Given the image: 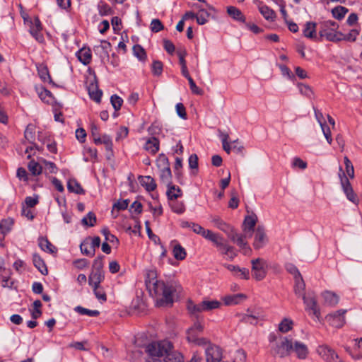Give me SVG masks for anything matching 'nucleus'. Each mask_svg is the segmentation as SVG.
<instances>
[{
  "label": "nucleus",
  "instance_id": "nucleus-63",
  "mask_svg": "<svg viewBox=\"0 0 362 362\" xmlns=\"http://www.w3.org/2000/svg\"><path fill=\"white\" fill-rule=\"evenodd\" d=\"M177 114L182 119H187V113L186 110L182 103H177L175 106Z\"/></svg>",
  "mask_w": 362,
  "mask_h": 362
},
{
  "label": "nucleus",
  "instance_id": "nucleus-27",
  "mask_svg": "<svg viewBox=\"0 0 362 362\" xmlns=\"http://www.w3.org/2000/svg\"><path fill=\"white\" fill-rule=\"evenodd\" d=\"M139 180H140L141 185L144 186L147 191L151 192L156 189V182L151 176H139Z\"/></svg>",
  "mask_w": 362,
  "mask_h": 362
},
{
  "label": "nucleus",
  "instance_id": "nucleus-44",
  "mask_svg": "<svg viewBox=\"0 0 362 362\" xmlns=\"http://www.w3.org/2000/svg\"><path fill=\"white\" fill-rule=\"evenodd\" d=\"M28 170L33 175H39L42 173V168L39 163L32 160L28 165Z\"/></svg>",
  "mask_w": 362,
  "mask_h": 362
},
{
  "label": "nucleus",
  "instance_id": "nucleus-21",
  "mask_svg": "<svg viewBox=\"0 0 362 362\" xmlns=\"http://www.w3.org/2000/svg\"><path fill=\"white\" fill-rule=\"evenodd\" d=\"M187 308L189 314L196 317H198L202 312H205L202 301L196 304L192 300H188Z\"/></svg>",
  "mask_w": 362,
  "mask_h": 362
},
{
  "label": "nucleus",
  "instance_id": "nucleus-62",
  "mask_svg": "<svg viewBox=\"0 0 362 362\" xmlns=\"http://www.w3.org/2000/svg\"><path fill=\"white\" fill-rule=\"evenodd\" d=\"M239 199L235 191L231 192V198L228 202V207L235 209L238 207Z\"/></svg>",
  "mask_w": 362,
  "mask_h": 362
},
{
  "label": "nucleus",
  "instance_id": "nucleus-45",
  "mask_svg": "<svg viewBox=\"0 0 362 362\" xmlns=\"http://www.w3.org/2000/svg\"><path fill=\"white\" fill-rule=\"evenodd\" d=\"M203 305L205 312H209L221 307V303L218 300H203Z\"/></svg>",
  "mask_w": 362,
  "mask_h": 362
},
{
  "label": "nucleus",
  "instance_id": "nucleus-46",
  "mask_svg": "<svg viewBox=\"0 0 362 362\" xmlns=\"http://www.w3.org/2000/svg\"><path fill=\"white\" fill-rule=\"evenodd\" d=\"M35 127L32 124H29L27 126L24 133L25 139L32 144H35L33 142L35 139Z\"/></svg>",
  "mask_w": 362,
  "mask_h": 362
},
{
  "label": "nucleus",
  "instance_id": "nucleus-39",
  "mask_svg": "<svg viewBox=\"0 0 362 362\" xmlns=\"http://www.w3.org/2000/svg\"><path fill=\"white\" fill-rule=\"evenodd\" d=\"M160 177L161 182L166 185L168 187H170V185H172L171 182V178H172V173L170 168H167L165 169H161Z\"/></svg>",
  "mask_w": 362,
  "mask_h": 362
},
{
  "label": "nucleus",
  "instance_id": "nucleus-24",
  "mask_svg": "<svg viewBox=\"0 0 362 362\" xmlns=\"http://www.w3.org/2000/svg\"><path fill=\"white\" fill-rule=\"evenodd\" d=\"M14 223L12 218H7L0 222V240L4 238L5 234L9 232Z\"/></svg>",
  "mask_w": 362,
  "mask_h": 362
},
{
  "label": "nucleus",
  "instance_id": "nucleus-5",
  "mask_svg": "<svg viewBox=\"0 0 362 362\" xmlns=\"http://www.w3.org/2000/svg\"><path fill=\"white\" fill-rule=\"evenodd\" d=\"M252 276L256 281H262L267 274V262L263 258H255L251 260Z\"/></svg>",
  "mask_w": 362,
  "mask_h": 362
},
{
  "label": "nucleus",
  "instance_id": "nucleus-31",
  "mask_svg": "<svg viewBox=\"0 0 362 362\" xmlns=\"http://www.w3.org/2000/svg\"><path fill=\"white\" fill-rule=\"evenodd\" d=\"M246 296L244 294L238 293L234 295L226 296L223 298V300L226 305H232L239 303L241 300H244Z\"/></svg>",
  "mask_w": 362,
  "mask_h": 362
},
{
  "label": "nucleus",
  "instance_id": "nucleus-3",
  "mask_svg": "<svg viewBox=\"0 0 362 362\" xmlns=\"http://www.w3.org/2000/svg\"><path fill=\"white\" fill-rule=\"evenodd\" d=\"M171 348L172 343L168 341H161L149 344L146 347V351L152 358L151 361L148 362H153V359H160V358L163 357Z\"/></svg>",
  "mask_w": 362,
  "mask_h": 362
},
{
  "label": "nucleus",
  "instance_id": "nucleus-25",
  "mask_svg": "<svg viewBox=\"0 0 362 362\" xmlns=\"http://www.w3.org/2000/svg\"><path fill=\"white\" fill-rule=\"evenodd\" d=\"M78 60L84 65L88 64L91 61V51L89 48L83 47L77 52Z\"/></svg>",
  "mask_w": 362,
  "mask_h": 362
},
{
  "label": "nucleus",
  "instance_id": "nucleus-40",
  "mask_svg": "<svg viewBox=\"0 0 362 362\" xmlns=\"http://www.w3.org/2000/svg\"><path fill=\"white\" fill-rule=\"evenodd\" d=\"M241 321L245 323L254 324L255 321H256L259 317V314L256 312H250V310H247V313L243 314L240 315Z\"/></svg>",
  "mask_w": 362,
  "mask_h": 362
},
{
  "label": "nucleus",
  "instance_id": "nucleus-33",
  "mask_svg": "<svg viewBox=\"0 0 362 362\" xmlns=\"http://www.w3.org/2000/svg\"><path fill=\"white\" fill-rule=\"evenodd\" d=\"M325 303L331 306L337 305L339 302V297L333 292L325 291L322 293Z\"/></svg>",
  "mask_w": 362,
  "mask_h": 362
},
{
  "label": "nucleus",
  "instance_id": "nucleus-10",
  "mask_svg": "<svg viewBox=\"0 0 362 362\" xmlns=\"http://www.w3.org/2000/svg\"><path fill=\"white\" fill-rule=\"evenodd\" d=\"M228 238L234 243H235L240 249L250 248L247 242L248 238V233L243 232V233H238L233 228L232 230L227 235Z\"/></svg>",
  "mask_w": 362,
  "mask_h": 362
},
{
  "label": "nucleus",
  "instance_id": "nucleus-8",
  "mask_svg": "<svg viewBox=\"0 0 362 362\" xmlns=\"http://www.w3.org/2000/svg\"><path fill=\"white\" fill-rule=\"evenodd\" d=\"M339 177L341 180V187L343 188L344 193L346 195L347 199L352 202L353 203L357 204L358 202L357 196L354 193L353 188L351 185V183L349 181L348 178L346 177L345 173L342 171L341 167H339Z\"/></svg>",
  "mask_w": 362,
  "mask_h": 362
},
{
  "label": "nucleus",
  "instance_id": "nucleus-54",
  "mask_svg": "<svg viewBox=\"0 0 362 362\" xmlns=\"http://www.w3.org/2000/svg\"><path fill=\"white\" fill-rule=\"evenodd\" d=\"M110 102L115 111H118L123 103V100L117 95H113L110 98Z\"/></svg>",
  "mask_w": 362,
  "mask_h": 362
},
{
  "label": "nucleus",
  "instance_id": "nucleus-28",
  "mask_svg": "<svg viewBox=\"0 0 362 362\" xmlns=\"http://www.w3.org/2000/svg\"><path fill=\"white\" fill-rule=\"evenodd\" d=\"M33 261L35 267L40 271L43 275L48 274V270L44 260L37 254H34L33 257Z\"/></svg>",
  "mask_w": 362,
  "mask_h": 362
},
{
  "label": "nucleus",
  "instance_id": "nucleus-48",
  "mask_svg": "<svg viewBox=\"0 0 362 362\" xmlns=\"http://www.w3.org/2000/svg\"><path fill=\"white\" fill-rule=\"evenodd\" d=\"M96 216L93 212H89L86 216L82 218L81 223L86 226H94L96 223Z\"/></svg>",
  "mask_w": 362,
  "mask_h": 362
},
{
  "label": "nucleus",
  "instance_id": "nucleus-34",
  "mask_svg": "<svg viewBox=\"0 0 362 362\" xmlns=\"http://www.w3.org/2000/svg\"><path fill=\"white\" fill-rule=\"evenodd\" d=\"M40 247L45 252L54 253L57 250L56 247L46 238L40 237L38 240Z\"/></svg>",
  "mask_w": 362,
  "mask_h": 362
},
{
  "label": "nucleus",
  "instance_id": "nucleus-15",
  "mask_svg": "<svg viewBox=\"0 0 362 362\" xmlns=\"http://www.w3.org/2000/svg\"><path fill=\"white\" fill-rule=\"evenodd\" d=\"M88 91L91 99L96 103L100 102L103 92L98 88V83L95 76L90 81L88 86Z\"/></svg>",
  "mask_w": 362,
  "mask_h": 362
},
{
  "label": "nucleus",
  "instance_id": "nucleus-32",
  "mask_svg": "<svg viewBox=\"0 0 362 362\" xmlns=\"http://www.w3.org/2000/svg\"><path fill=\"white\" fill-rule=\"evenodd\" d=\"M316 25L314 22H307L303 30L304 36L310 39L316 38Z\"/></svg>",
  "mask_w": 362,
  "mask_h": 362
},
{
  "label": "nucleus",
  "instance_id": "nucleus-60",
  "mask_svg": "<svg viewBox=\"0 0 362 362\" xmlns=\"http://www.w3.org/2000/svg\"><path fill=\"white\" fill-rule=\"evenodd\" d=\"M320 127L327 141L329 144H331L332 142V138L329 127H327L324 123H320Z\"/></svg>",
  "mask_w": 362,
  "mask_h": 362
},
{
  "label": "nucleus",
  "instance_id": "nucleus-55",
  "mask_svg": "<svg viewBox=\"0 0 362 362\" xmlns=\"http://www.w3.org/2000/svg\"><path fill=\"white\" fill-rule=\"evenodd\" d=\"M296 284H295V292L296 294L301 293L305 287V283L302 276H298L295 279Z\"/></svg>",
  "mask_w": 362,
  "mask_h": 362
},
{
  "label": "nucleus",
  "instance_id": "nucleus-2",
  "mask_svg": "<svg viewBox=\"0 0 362 362\" xmlns=\"http://www.w3.org/2000/svg\"><path fill=\"white\" fill-rule=\"evenodd\" d=\"M210 241L227 259L233 260L238 255L235 247L229 245L221 234L216 233Z\"/></svg>",
  "mask_w": 362,
  "mask_h": 362
},
{
  "label": "nucleus",
  "instance_id": "nucleus-18",
  "mask_svg": "<svg viewBox=\"0 0 362 362\" xmlns=\"http://www.w3.org/2000/svg\"><path fill=\"white\" fill-rule=\"evenodd\" d=\"M224 267L230 271L233 276L240 277L243 279H249L250 278V273L249 270L246 268H241L238 265H233V264H224Z\"/></svg>",
  "mask_w": 362,
  "mask_h": 362
},
{
  "label": "nucleus",
  "instance_id": "nucleus-16",
  "mask_svg": "<svg viewBox=\"0 0 362 362\" xmlns=\"http://www.w3.org/2000/svg\"><path fill=\"white\" fill-rule=\"evenodd\" d=\"M42 30V24L38 17H35L33 21L30 22V33L39 42H43L44 37L41 33Z\"/></svg>",
  "mask_w": 362,
  "mask_h": 362
},
{
  "label": "nucleus",
  "instance_id": "nucleus-64",
  "mask_svg": "<svg viewBox=\"0 0 362 362\" xmlns=\"http://www.w3.org/2000/svg\"><path fill=\"white\" fill-rule=\"evenodd\" d=\"M192 92L197 95H202L203 90L197 86L192 77L187 78Z\"/></svg>",
  "mask_w": 362,
  "mask_h": 362
},
{
  "label": "nucleus",
  "instance_id": "nucleus-1",
  "mask_svg": "<svg viewBox=\"0 0 362 362\" xmlns=\"http://www.w3.org/2000/svg\"><path fill=\"white\" fill-rule=\"evenodd\" d=\"M148 290L152 296L156 298L158 306H168L173 303L175 287L171 284H166L164 281H156L148 285Z\"/></svg>",
  "mask_w": 362,
  "mask_h": 362
},
{
  "label": "nucleus",
  "instance_id": "nucleus-26",
  "mask_svg": "<svg viewBox=\"0 0 362 362\" xmlns=\"http://www.w3.org/2000/svg\"><path fill=\"white\" fill-rule=\"evenodd\" d=\"M104 279V274L103 271L92 270L88 277V284L90 286L98 285Z\"/></svg>",
  "mask_w": 362,
  "mask_h": 362
},
{
  "label": "nucleus",
  "instance_id": "nucleus-30",
  "mask_svg": "<svg viewBox=\"0 0 362 362\" xmlns=\"http://www.w3.org/2000/svg\"><path fill=\"white\" fill-rule=\"evenodd\" d=\"M172 245H173V254L174 257L177 260L185 259L187 255L185 248L175 241L172 242Z\"/></svg>",
  "mask_w": 362,
  "mask_h": 362
},
{
  "label": "nucleus",
  "instance_id": "nucleus-49",
  "mask_svg": "<svg viewBox=\"0 0 362 362\" xmlns=\"http://www.w3.org/2000/svg\"><path fill=\"white\" fill-rule=\"evenodd\" d=\"M133 52L134 56L136 57L139 60L145 61L146 59V53L141 45H134L133 47Z\"/></svg>",
  "mask_w": 362,
  "mask_h": 362
},
{
  "label": "nucleus",
  "instance_id": "nucleus-23",
  "mask_svg": "<svg viewBox=\"0 0 362 362\" xmlns=\"http://www.w3.org/2000/svg\"><path fill=\"white\" fill-rule=\"evenodd\" d=\"M144 149L150 153L155 155L159 150V141L156 137L148 138L144 145Z\"/></svg>",
  "mask_w": 362,
  "mask_h": 362
},
{
  "label": "nucleus",
  "instance_id": "nucleus-56",
  "mask_svg": "<svg viewBox=\"0 0 362 362\" xmlns=\"http://www.w3.org/2000/svg\"><path fill=\"white\" fill-rule=\"evenodd\" d=\"M157 277V273L156 271L151 269L148 270L146 273V285L148 288V283L149 284H153L156 281H160L159 280L156 279Z\"/></svg>",
  "mask_w": 362,
  "mask_h": 362
},
{
  "label": "nucleus",
  "instance_id": "nucleus-42",
  "mask_svg": "<svg viewBox=\"0 0 362 362\" xmlns=\"http://www.w3.org/2000/svg\"><path fill=\"white\" fill-rule=\"evenodd\" d=\"M37 69L38 74L42 80H43L44 81H49V82L52 81L51 77L49 74L48 69L45 65H44L42 64H39L37 66Z\"/></svg>",
  "mask_w": 362,
  "mask_h": 362
},
{
  "label": "nucleus",
  "instance_id": "nucleus-9",
  "mask_svg": "<svg viewBox=\"0 0 362 362\" xmlns=\"http://www.w3.org/2000/svg\"><path fill=\"white\" fill-rule=\"evenodd\" d=\"M318 355L326 362H343L338 354L330 346L323 344L317 349Z\"/></svg>",
  "mask_w": 362,
  "mask_h": 362
},
{
  "label": "nucleus",
  "instance_id": "nucleus-50",
  "mask_svg": "<svg viewBox=\"0 0 362 362\" xmlns=\"http://www.w3.org/2000/svg\"><path fill=\"white\" fill-rule=\"evenodd\" d=\"M347 12L348 9L343 6H337L332 11L333 16L338 20L342 19Z\"/></svg>",
  "mask_w": 362,
  "mask_h": 362
},
{
  "label": "nucleus",
  "instance_id": "nucleus-17",
  "mask_svg": "<svg viewBox=\"0 0 362 362\" xmlns=\"http://www.w3.org/2000/svg\"><path fill=\"white\" fill-rule=\"evenodd\" d=\"M257 221V216L256 214H252L251 216H247L245 218L243 224V230L245 233H248V237L251 238L252 235L255 230V226Z\"/></svg>",
  "mask_w": 362,
  "mask_h": 362
},
{
  "label": "nucleus",
  "instance_id": "nucleus-20",
  "mask_svg": "<svg viewBox=\"0 0 362 362\" xmlns=\"http://www.w3.org/2000/svg\"><path fill=\"white\" fill-rule=\"evenodd\" d=\"M292 351L296 353L299 359H305L308 355L307 346L300 341H296L293 342Z\"/></svg>",
  "mask_w": 362,
  "mask_h": 362
},
{
  "label": "nucleus",
  "instance_id": "nucleus-12",
  "mask_svg": "<svg viewBox=\"0 0 362 362\" xmlns=\"http://www.w3.org/2000/svg\"><path fill=\"white\" fill-rule=\"evenodd\" d=\"M346 312V310H337L334 313L327 315L326 319L332 327L337 328L341 327L345 322L344 315Z\"/></svg>",
  "mask_w": 362,
  "mask_h": 362
},
{
  "label": "nucleus",
  "instance_id": "nucleus-37",
  "mask_svg": "<svg viewBox=\"0 0 362 362\" xmlns=\"http://www.w3.org/2000/svg\"><path fill=\"white\" fill-rule=\"evenodd\" d=\"M168 187V189L166 194L170 200H174L181 197L182 191L180 187H175L173 185H170V187Z\"/></svg>",
  "mask_w": 362,
  "mask_h": 362
},
{
  "label": "nucleus",
  "instance_id": "nucleus-4",
  "mask_svg": "<svg viewBox=\"0 0 362 362\" xmlns=\"http://www.w3.org/2000/svg\"><path fill=\"white\" fill-rule=\"evenodd\" d=\"M293 341L288 337H282L279 343H276L272 349V354L274 356L284 358L290 356L293 350Z\"/></svg>",
  "mask_w": 362,
  "mask_h": 362
},
{
  "label": "nucleus",
  "instance_id": "nucleus-52",
  "mask_svg": "<svg viewBox=\"0 0 362 362\" xmlns=\"http://www.w3.org/2000/svg\"><path fill=\"white\" fill-rule=\"evenodd\" d=\"M163 64L160 61L155 60L152 64V72L154 76H159L162 74Z\"/></svg>",
  "mask_w": 362,
  "mask_h": 362
},
{
  "label": "nucleus",
  "instance_id": "nucleus-13",
  "mask_svg": "<svg viewBox=\"0 0 362 362\" xmlns=\"http://www.w3.org/2000/svg\"><path fill=\"white\" fill-rule=\"evenodd\" d=\"M268 239L263 226H258L255 231L253 247L255 250L263 247L267 243Z\"/></svg>",
  "mask_w": 362,
  "mask_h": 362
},
{
  "label": "nucleus",
  "instance_id": "nucleus-7",
  "mask_svg": "<svg viewBox=\"0 0 362 362\" xmlns=\"http://www.w3.org/2000/svg\"><path fill=\"white\" fill-rule=\"evenodd\" d=\"M205 347V356L206 362H220L222 359L221 349L212 344L209 340L208 343L202 346Z\"/></svg>",
  "mask_w": 362,
  "mask_h": 362
},
{
  "label": "nucleus",
  "instance_id": "nucleus-53",
  "mask_svg": "<svg viewBox=\"0 0 362 362\" xmlns=\"http://www.w3.org/2000/svg\"><path fill=\"white\" fill-rule=\"evenodd\" d=\"M344 164H345V168H346V173L348 175V176L350 178L354 177V165H352L351 160L349 159L347 156H344Z\"/></svg>",
  "mask_w": 362,
  "mask_h": 362
},
{
  "label": "nucleus",
  "instance_id": "nucleus-57",
  "mask_svg": "<svg viewBox=\"0 0 362 362\" xmlns=\"http://www.w3.org/2000/svg\"><path fill=\"white\" fill-rule=\"evenodd\" d=\"M88 245V243L87 240H84L83 243H81L80 245L81 251L83 255L90 257H93L95 255L94 249L91 250L90 247L88 249L87 247Z\"/></svg>",
  "mask_w": 362,
  "mask_h": 362
},
{
  "label": "nucleus",
  "instance_id": "nucleus-41",
  "mask_svg": "<svg viewBox=\"0 0 362 362\" xmlns=\"http://www.w3.org/2000/svg\"><path fill=\"white\" fill-rule=\"evenodd\" d=\"M93 289V293L95 296V297L100 301L105 302L107 300V296L106 293L103 289V288L100 286V284L98 285H93L90 286Z\"/></svg>",
  "mask_w": 362,
  "mask_h": 362
},
{
  "label": "nucleus",
  "instance_id": "nucleus-59",
  "mask_svg": "<svg viewBox=\"0 0 362 362\" xmlns=\"http://www.w3.org/2000/svg\"><path fill=\"white\" fill-rule=\"evenodd\" d=\"M164 26L159 19H153L151 23V30L153 33H158L163 30Z\"/></svg>",
  "mask_w": 362,
  "mask_h": 362
},
{
  "label": "nucleus",
  "instance_id": "nucleus-6",
  "mask_svg": "<svg viewBox=\"0 0 362 362\" xmlns=\"http://www.w3.org/2000/svg\"><path fill=\"white\" fill-rule=\"evenodd\" d=\"M203 329L204 327L200 322H195L187 332V341L200 346L207 344L208 339L206 338L199 337L202 332Z\"/></svg>",
  "mask_w": 362,
  "mask_h": 362
},
{
  "label": "nucleus",
  "instance_id": "nucleus-35",
  "mask_svg": "<svg viewBox=\"0 0 362 362\" xmlns=\"http://www.w3.org/2000/svg\"><path fill=\"white\" fill-rule=\"evenodd\" d=\"M67 189L69 192L78 194H83L85 192L81 185L75 179H70L68 181Z\"/></svg>",
  "mask_w": 362,
  "mask_h": 362
},
{
  "label": "nucleus",
  "instance_id": "nucleus-19",
  "mask_svg": "<svg viewBox=\"0 0 362 362\" xmlns=\"http://www.w3.org/2000/svg\"><path fill=\"white\" fill-rule=\"evenodd\" d=\"M211 221L218 229L225 233L227 235L233 228V227L225 222L218 216H211Z\"/></svg>",
  "mask_w": 362,
  "mask_h": 362
},
{
  "label": "nucleus",
  "instance_id": "nucleus-43",
  "mask_svg": "<svg viewBox=\"0 0 362 362\" xmlns=\"http://www.w3.org/2000/svg\"><path fill=\"white\" fill-rule=\"evenodd\" d=\"M74 310L76 313H79L80 315H88V316H90V317H96V316L99 315V314H100V312L98 310H89V309L83 308V307L79 306V305L76 306L74 308Z\"/></svg>",
  "mask_w": 362,
  "mask_h": 362
},
{
  "label": "nucleus",
  "instance_id": "nucleus-11",
  "mask_svg": "<svg viewBox=\"0 0 362 362\" xmlns=\"http://www.w3.org/2000/svg\"><path fill=\"white\" fill-rule=\"evenodd\" d=\"M319 34L321 37H325L327 40L331 42H339L343 40L344 38V34L337 31V30L325 28V27L322 26H321Z\"/></svg>",
  "mask_w": 362,
  "mask_h": 362
},
{
  "label": "nucleus",
  "instance_id": "nucleus-47",
  "mask_svg": "<svg viewBox=\"0 0 362 362\" xmlns=\"http://www.w3.org/2000/svg\"><path fill=\"white\" fill-rule=\"evenodd\" d=\"M209 16L210 14L206 10L199 8L196 16L197 23L199 25L205 24L208 21Z\"/></svg>",
  "mask_w": 362,
  "mask_h": 362
},
{
  "label": "nucleus",
  "instance_id": "nucleus-51",
  "mask_svg": "<svg viewBox=\"0 0 362 362\" xmlns=\"http://www.w3.org/2000/svg\"><path fill=\"white\" fill-rule=\"evenodd\" d=\"M99 14L102 16L109 15L112 13L111 8L104 1H100L98 5Z\"/></svg>",
  "mask_w": 362,
  "mask_h": 362
},
{
  "label": "nucleus",
  "instance_id": "nucleus-22",
  "mask_svg": "<svg viewBox=\"0 0 362 362\" xmlns=\"http://www.w3.org/2000/svg\"><path fill=\"white\" fill-rule=\"evenodd\" d=\"M191 229L193 230L194 233L202 235L203 238L209 241L216 234V233H214L212 230H206L202 226L195 223L192 224Z\"/></svg>",
  "mask_w": 362,
  "mask_h": 362
},
{
  "label": "nucleus",
  "instance_id": "nucleus-29",
  "mask_svg": "<svg viewBox=\"0 0 362 362\" xmlns=\"http://www.w3.org/2000/svg\"><path fill=\"white\" fill-rule=\"evenodd\" d=\"M227 13L234 20L240 21V22H245V17L241 12L240 9L235 6H228L227 7Z\"/></svg>",
  "mask_w": 362,
  "mask_h": 362
},
{
  "label": "nucleus",
  "instance_id": "nucleus-14",
  "mask_svg": "<svg viewBox=\"0 0 362 362\" xmlns=\"http://www.w3.org/2000/svg\"><path fill=\"white\" fill-rule=\"evenodd\" d=\"M304 303L306 305L308 309L313 311V313L319 317L320 310L317 305L316 296L314 293H308L303 295Z\"/></svg>",
  "mask_w": 362,
  "mask_h": 362
},
{
  "label": "nucleus",
  "instance_id": "nucleus-58",
  "mask_svg": "<svg viewBox=\"0 0 362 362\" xmlns=\"http://www.w3.org/2000/svg\"><path fill=\"white\" fill-rule=\"evenodd\" d=\"M157 166L159 168L165 169L167 168H170V164L168 158L163 155L161 154L159 156L158 160H157Z\"/></svg>",
  "mask_w": 362,
  "mask_h": 362
},
{
  "label": "nucleus",
  "instance_id": "nucleus-38",
  "mask_svg": "<svg viewBox=\"0 0 362 362\" xmlns=\"http://www.w3.org/2000/svg\"><path fill=\"white\" fill-rule=\"evenodd\" d=\"M259 10L266 20L273 21L275 19V12L267 6H259Z\"/></svg>",
  "mask_w": 362,
  "mask_h": 362
},
{
  "label": "nucleus",
  "instance_id": "nucleus-61",
  "mask_svg": "<svg viewBox=\"0 0 362 362\" xmlns=\"http://www.w3.org/2000/svg\"><path fill=\"white\" fill-rule=\"evenodd\" d=\"M298 87H299V90L302 94L305 95V96H307L310 98H312V96L313 95V92L311 90L310 86L305 85V84L300 83V84H298Z\"/></svg>",
  "mask_w": 362,
  "mask_h": 362
},
{
  "label": "nucleus",
  "instance_id": "nucleus-36",
  "mask_svg": "<svg viewBox=\"0 0 362 362\" xmlns=\"http://www.w3.org/2000/svg\"><path fill=\"white\" fill-rule=\"evenodd\" d=\"M293 321L291 319L285 317L279 324L278 329L281 333H287L293 329Z\"/></svg>",
  "mask_w": 362,
  "mask_h": 362
}]
</instances>
